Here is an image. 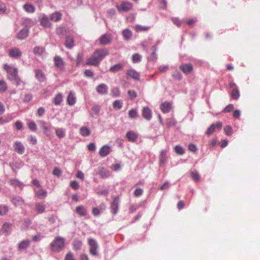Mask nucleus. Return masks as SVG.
Here are the masks:
<instances>
[{"label":"nucleus","instance_id":"f257e3e1","mask_svg":"<svg viewBox=\"0 0 260 260\" xmlns=\"http://www.w3.org/2000/svg\"><path fill=\"white\" fill-rule=\"evenodd\" d=\"M109 54L107 49H96L92 55L87 58L86 64L88 66H98L101 61Z\"/></svg>","mask_w":260,"mask_h":260},{"label":"nucleus","instance_id":"f03ea898","mask_svg":"<svg viewBox=\"0 0 260 260\" xmlns=\"http://www.w3.org/2000/svg\"><path fill=\"white\" fill-rule=\"evenodd\" d=\"M65 239L60 236H57L50 244L51 250L53 252H58L64 247Z\"/></svg>","mask_w":260,"mask_h":260},{"label":"nucleus","instance_id":"7ed1b4c3","mask_svg":"<svg viewBox=\"0 0 260 260\" xmlns=\"http://www.w3.org/2000/svg\"><path fill=\"white\" fill-rule=\"evenodd\" d=\"M5 69L7 72L8 78L10 80L13 81V80L18 77V69L17 68L6 64Z\"/></svg>","mask_w":260,"mask_h":260},{"label":"nucleus","instance_id":"20e7f679","mask_svg":"<svg viewBox=\"0 0 260 260\" xmlns=\"http://www.w3.org/2000/svg\"><path fill=\"white\" fill-rule=\"evenodd\" d=\"M88 243L89 246L90 253L93 256L97 255L99 245L96 241L94 239L89 238L88 239Z\"/></svg>","mask_w":260,"mask_h":260},{"label":"nucleus","instance_id":"39448f33","mask_svg":"<svg viewBox=\"0 0 260 260\" xmlns=\"http://www.w3.org/2000/svg\"><path fill=\"white\" fill-rule=\"evenodd\" d=\"M54 66L60 71L64 70L65 62L59 56H55L53 59Z\"/></svg>","mask_w":260,"mask_h":260},{"label":"nucleus","instance_id":"423d86ee","mask_svg":"<svg viewBox=\"0 0 260 260\" xmlns=\"http://www.w3.org/2000/svg\"><path fill=\"white\" fill-rule=\"evenodd\" d=\"M39 19L40 24L44 27L48 28L51 26L49 18L45 14H41L39 17Z\"/></svg>","mask_w":260,"mask_h":260},{"label":"nucleus","instance_id":"0eeeda50","mask_svg":"<svg viewBox=\"0 0 260 260\" xmlns=\"http://www.w3.org/2000/svg\"><path fill=\"white\" fill-rule=\"evenodd\" d=\"M222 123L219 121L213 123L208 127L206 134L207 135H210L216 131L220 130L222 127Z\"/></svg>","mask_w":260,"mask_h":260},{"label":"nucleus","instance_id":"6e6552de","mask_svg":"<svg viewBox=\"0 0 260 260\" xmlns=\"http://www.w3.org/2000/svg\"><path fill=\"white\" fill-rule=\"evenodd\" d=\"M119 202L118 197H115L113 199V201L111 204V211L113 215H116L118 212Z\"/></svg>","mask_w":260,"mask_h":260},{"label":"nucleus","instance_id":"1a4fd4ad","mask_svg":"<svg viewBox=\"0 0 260 260\" xmlns=\"http://www.w3.org/2000/svg\"><path fill=\"white\" fill-rule=\"evenodd\" d=\"M9 56L15 59H19L22 56V52L16 47L12 48L9 50Z\"/></svg>","mask_w":260,"mask_h":260},{"label":"nucleus","instance_id":"9d476101","mask_svg":"<svg viewBox=\"0 0 260 260\" xmlns=\"http://www.w3.org/2000/svg\"><path fill=\"white\" fill-rule=\"evenodd\" d=\"M112 151V148L109 145H105L103 146L99 150V155L102 157H105L110 154Z\"/></svg>","mask_w":260,"mask_h":260},{"label":"nucleus","instance_id":"9b49d317","mask_svg":"<svg viewBox=\"0 0 260 260\" xmlns=\"http://www.w3.org/2000/svg\"><path fill=\"white\" fill-rule=\"evenodd\" d=\"M133 5L129 2H122L120 6H117V9L119 11L126 12L132 8Z\"/></svg>","mask_w":260,"mask_h":260},{"label":"nucleus","instance_id":"f8f14e48","mask_svg":"<svg viewBox=\"0 0 260 260\" xmlns=\"http://www.w3.org/2000/svg\"><path fill=\"white\" fill-rule=\"evenodd\" d=\"M13 147L14 150L19 154H22L25 151V147L20 141H15L14 143Z\"/></svg>","mask_w":260,"mask_h":260},{"label":"nucleus","instance_id":"ddd939ff","mask_svg":"<svg viewBox=\"0 0 260 260\" xmlns=\"http://www.w3.org/2000/svg\"><path fill=\"white\" fill-rule=\"evenodd\" d=\"M99 40L100 44L102 45L109 44L112 40L111 35L110 34H105L101 36Z\"/></svg>","mask_w":260,"mask_h":260},{"label":"nucleus","instance_id":"4468645a","mask_svg":"<svg viewBox=\"0 0 260 260\" xmlns=\"http://www.w3.org/2000/svg\"><path fill=\"white\" fill-rule=\"evenodd\" d=\"M13 229V225L9 222H5L2 228V232L6 236L10 235Z\"/></svg>","mask_w":260,"mask_h":260},{"label":"nucleus","instance_id":"2eb2a0df","mask_svg":"<svg viewBox=\"0 0 260 260\" xmlns=\"http://www.w3.org/2000/svg\"><path fill=\"white\" fill-rule=\"evenodd\" d=\"M30 241L28 239H24L20 242L17 245V249L18 250H23L26 249L29 247Z\"/></svg>","mask_w":260,"mask_h":260},{"label":"nucleus","instance_id":"dca6fc26","mask_svg":"<svg viewBox=\"0 0 260 260\" xmlns=\"http://www.w3.org/2000/svg\"><path fill=\"white\" fill-rule=\"evenodd\" d=\"M96 90L100 94H106L108 93V87L106 84L101 83L96 86Z\"/></svg>","mask_w":260,"mask_h":260},{"label":"nucleus","instance_id":"f3484780","mask_svg":"<svg viewBox=\"0 0 260 260\" xmlns=\"http://www.w3.org/2000/svg\"><path fill=\"white\" fill-rule=\"evenodd\" d=\"M142 115L144 118L149 121L152 118L151 110L148 107H144L142 111Z\"/></svg>","mask_w":260,"mask_h":260},{"label":"nucleus","instance_id":"a211bd4d","mask_svg":"<svg viewBox=\"0 0 260 260\" xmlns=\"http://www.w3.org/2000/svg\"><path fill=\"white\" fill-rule=\"evenodd\" d=\"M230 87L233 88L231 93L232 98L234 100L238 99L240 96V92L236 85L234 83H231Z\"/></svg>","mask_w":260,"mask_h":260},{"label":"nucleus","instance_id":"6ab92c4d","mask_svg":"<svg viewBox=\"0 0 260 260\" xmlns=\"http://www.w3.org/2000/svg\"><path fill=\"white\" fill-rule=\"evenodd\" d=\"M180 69L184 74H188L192 72L193 67L191 63H183L180 66Z\"/></svg>","mask_w":260,"mask_h":260},{"label":"nucleus","instance_id":"aec40b11","mask_svg":"<svg viewBox=\"0 0 260 260\" xmlns=\"http://www.w3.org/2000/svg\"><path fill=\"white\" fill-rule=\"evenodd\" d=\"M28 28L25 27L18 32L17 35V38L19 40L25 39L28 36Z\"/></svg>","mask_w":260,"mask_h":260},{"label":"nucleus","instance_id":"412c9836","mask_svg":"<svg viewBox=\"0 0 260 260\" xmlns=\"http://www.w3.org/2000/svg\"><path fill=\"white\" fill-rule=\"evenodd\" d=\"M34 190L35 196L39 199H43L47 196V192L45 189L41 188L37 190L36 189H34Z\"/></svg>","mask_w":260,"mask_h":260},{"label":"nucleus","instance_id":"4be33fe9","mask_svg":"<svg viewBox=\"0 0 260 260\" xmlns=\"http://www.w3.org/2000/svg\"><path fill=\"white\" fill-rule=\"evenodd\" d=\"M76 102V98L75 93L71 91L67 97V103L70 106H73Z\"/></svg>","mask_w":260,"mask_h":260},{"label":"nucleus","instance_id":"5701e85b","mask_svg":"<svg viewBox=\"0 0 260 260\" xmlns=\"http://www.w3.org/2000/svg\"><path fill=\"white\" fill-rule=\"evenodd\" d=\"M35 77L40 82H43L46 80V77L44 73L42 70L40 69H37L35 71Z\"/></svg>","mask_w":260,"mask_h":260},{"label":"nucleus","instance_id":"b1692460","mask_svg":"<svg viewBox=\"0 0 260 260\" xmlns=\"http://www.w3.org/2000/svg\"><path fill=\"white\" fill-rule=\"evenodd\" d=\"M126 75L134 80H139L140 79V74L134 69L128 70Z\"/></svg>","mask_w":260,"mask_h":260},{"label":"nucleus","instance_id":"393cba45","mask_svg":"<svg viewBox=\"0 0 260 260\" xmlns=\"http://www.w3.org/2000/svg\"><path fill=\"white\" fill-rule=\"evenodd\" d=\"M160 108L163 113H169L172 108V104L169 102H165L160 105Z\"/></svg>","mask_w":260,"mask_h":260},{"label":"nucleus","instance_id":"a878e982","mask_svg":"<svg viewBox=\"0 0 260 260\" xmlns=\"http://www.w3.org/2000/svg\"><path fill=\"white\" fill-rule=\"evenodd\" d=\"M64 45L68 49H72L75 45L74 40L70 36H67L66 37Z\"/></svg>","mask_w":260,"mask_h":260},{"label":"nucleus","instance_id":"bb28decb","mask_svg":"<svg viewBox=\"0 0 260 260\" xmlns=\"http://www.w3.org/2000/svg\"><path fill=\"white\" fill-rule=\"evenodd\" d=\"M123 64L119 63L111 67L109 69V71L112 73H115L116 72L123 70Z\"/></svg>","mask_w":260,"mask_h":260},{"label":"nucleus","instance_id":"cd10ccee","mask_svg":"<svg viewBox=\"0 0 260 260\" xmlns=\"http://www.w3.org/2000/svg\"><path fill=\"white\" fill-rule=\"evenodd\" d=\"M9 184L15 188L19 187L22 188L24 185L22 182H20L17 179H11L9 180Z\"/></svg>","mask_w":260,"mask_h":260},{"label":"nucleus","instance_id":"c85d7f7f","mask_svg":"<svg viewBox=\"0 0 260 260\" xmlns=\"http://www.w3.org/2000/svg\"><path fill=\"white\" fill-rule=\"evenodd\" d=\"M11 202L15 206L22 205L24 203L23 199L19 196L13 197L11 199Z\"/></svg>","mask_w":260,"mask_h":260},{"label":"nucleus","instance_id":"c756f323","mask_svg":"<svg viewBox=\"0 0 260 260\" xmlns=\"http://www.w3.org/2000/svg\"><path fill=\"white\" fill-rule=\"evenodd\" d=\"M101 110V107L99 105H94L92 108L90 115L92 117H97L99 116L100 111Z\"/></svg>","mask_w":260,"mask_h":260},{"label":"nucleus","instance_id":"7c9ffc66","mask_svg":"<svg viewBox=\"0 0 260 260\" xmlns=\"http://www.w3.org/2000/svg\"><path fill=\"white\" fill-rule=\"evenodd\" d=\"M105 204H102L99 208H93L92 210V214L95 216L99 215L105 210Z\"/></svg>","mask_w":260,"mask_h":260},{"label":"nucleus","instance_id":"2f4dec72","mask_svg":"<svg viewBox=\"0 0 260 260\" xmlns=\"http://www.w3.org/2000/svg\"><path fill=\"white\" fill-rule=\"evenodd\" d=\"M126 137L129 141L135 142L138 138V135L133 131H128L126 133Z\"/></svg>","mask_w":260,"mask_h":260},{"label":"nucleus","instance_id":"473e14b6","mask_svg":"<svg viewBox=\"0 0 260 260\" xmlns=\"http://www.w3.org/2000/svg\"><path fill=\"white\" fill-rule=\"evenodd\" d=\"M23 8L24 11L28 13H33L36 10L35 7L33 5L29 3L24 4L23 6Z\"/></svg>","mask_w":260,"mask_h":260},{"label":"nucleus","instance_id":"72a5a7b5","mask_svg":"<svg viewBox=\"0 0 260 260\" xmlns=\"http://www.w3.org/2000/svg\"><path fill=\"white\" fill-rule=\"evenodd\" d=\"M46 206V205L41 202L37 203L35 204V210L39 213H42L45 212Z\"/></svg>","mask_w":260,"mask_h":260},{"label":"nucleus","instance_id":"f704fd0d","mask_svg":"<svg viewBox=\"0 0 260 260\" xmlns=\"http://www.w3.org/2000/svg\"><path fill=\"white\" fill-rule=\"evenodd\" d=\"M75 211L80 216H85L87 214V210L82 205L77 206L76 208Z\"/></svg>","mask_w":260,"mask_h":260},{"label":"nucleus","instance_id":"c9c22d12","mask_svg":"<svg viewBox=\"0 0 260 260\" xmlns=\"http://www.w3.org/2000/svg\"><path fill=\"white\" fill-rule=\"evenodd\" d=\"M132 32L128 29H125L122 31V35L123 38V39L125 41H128L132 37Z\"/></svg>","mask_w":260,"mask_h":260},{"label":"nucleus","instance_id":"e433bc0d","mask_svg":"<svg viewBox=\"0 0 260 260\" xmlns=\"http://www.w3.org/2000/svg\"><path fill=\"white\" fill-rule=\"evenodd\" d=\"M38 123L45 132H46L50 129L51 125L49 123L43 120H39Z\"/></svg>","mask_w":260,"mask_h":260},{"label":"nucleus","instance_id":"4c0bfd02","mask_svg":"<svg viewBox=\"0 0 260 260\" xmlns=\"http://www.w3.org/2000/svg\"><path fill=\"white\" fill-rule=\"evenodd\" d=\"M99 174L101 176V177L103 178H107L110 176L111 174L109 170L105 168H102Z\"/></svg>","mask_w":260,"mask_h":260},{"label":"nucleus","instance_id":"58836bf2","mask_svg":"<svg viewBox=\"0 0 260 260\" xmlns=\"http://www.w3.org/2000/svg\"><path fill=\"white\" fill-rule=\"evenodd\" d=\"M80 134L83 137H87L90 135L91 131L86 126H82L80 129Z\"/></svg>","mask_w":260,"mask_h":260},{"label":"nucleus","instance_id":"ea45409f","mask_svg":"<svg viewBox=\"0 0 260 260\" xmlns=\"http://www.w3.org/2000/svg\"><path fill=\"white\" fill-rule=\"evenodd\" d=\"M61 18V14L58 12H55L52 13L50 16L51 20L57 22L59 21Z\"/></svg>","mask_w":260,"mask_h":260},{"label":"nucleus","instance_id":"a19ab883","mask_svg":"<svg viewBox=\"0 0 260 260\" xmlns=\"http://www.w3.org/2000/svg\"><path fill=\"white\" fill-rule=\"evenodd\" d=\"M55 134L59 138H62L66 136V130L63 128H57L55 129Z\"/></svg>","mask_w":260,"mask_h":260},{"label":"nucleus","instance_id":"79ce46f5","mask_svg":"<svg viewBox=\"0 0 260 260\" xmlns=\"http://www.w3.org/2000/svg\"><path fill=\"white\" fill-rule=\"evenodd\" d=\"M167 152L166 150H162L160 152L159 156V162L160 165H164L166 162Z\"/></svg>","mask_w":260,"mask_h":260},{"label":"nucleus","instance_id":"37998d69","mask_svg":"<svg viewBox=\"0 0 260 260\" xmlns=\"http://www.w3.org/2000/svg\"><path fill=\"white\" fill-rule=\"evenodd\" d=\"M73 248L75 250L78 251L81 249L82 246V242L79 240L75 239L73 243Z\"/></svg>","mask_w":260,"mask_h":260},{"label":"nucleus","instance_id":"c03bdc74","mask_svg":"<svg viewBox=\"0 0 260 260\" xmlns=\"http://www.w3.org/2000/svg\"><path fill=\"white\" fill-rule=\"evenodd\" d=\"M62 101V94L61 93H57L54 98V104L57 106L59 105Z\"/></svg>","mask_w":260,"mask_h":260},{"label":"nucleus","instance_id":"a18cd8bd","mask_svg":"<svg viewBox=\"0 0 260 260\" xmlns=\"http://www.w3.org/2000/svg\"><path fill=\"white\" fill-rule=\"evenodd\" d=\"M176 123L177 121L174 118H169L166 119V125L168 128L175 126Z\"/></svg>","mask_w":260,"mask_h":260},{"label":"nucleus","instance_id":"49530a36","mask_svg":"<svg viewBox=\"0 0 260 260\" xmlns=\"http://www.w3.org/2000/svg\"><path fill=\"white\" fill-rule=\"evenodd\" d=\"M128 117L131 119H136L139 116L138 111L136 109H132L128 112Z\"/></svg>","mask_w":260,"mask_h":260},{"label":"nucleus","instance_id":"de8ad7c7","mask_svg":"<svg viewBox=\"0 0 260 260\" xmlns=\"http://www.w3.org/2000/svg\"><path fill=\"white\" fill-rule=\"evenodd\" d=\"M45 51V49L43 47L36 46L33 50V52L36 55H40L42 54Z\"/></svg>","mask_w":260,"mask_h":260},{"label":"nucleus","instance_id":"09e8293b","mask_svg":"<svg viewBox=\"0 0 260 260\" xmlns=\"http://www.w3.org/2000/svg\"><path fill=\"white\" fill-rule=\"evenodd\" d=\"M123 102L121 100H115L113 103V107L116 110H120L122 108Z\"/></svg>","mask_w":260,"mask_h":260},{"label":"nucleus","instance_id":"8fccbe9b","mask_svg":"<svg viewBox=\"0 0 260 260\" xmlns=\"http://www.w3.org/2000/svg\"><path fill=\"white\" fill-rule=\"evenodd\" d=\"M132 59L133 63H138L141 61L142 56L138 53H135L132 55Z\"/></svg>","mask_w":260,"mask_h":260},{"label":"nucleus","instance_id":"3c124183","mask_svg":"<svg viewBox=\"0 0 260 260\" xmlns=\"http://www.w3.org/2000/svg\"><path fill=\"white\" fill-rule=\"evenodd\" d=\"M8 89L7 84L3 80H0V92H4Z\"/></svg>","mask_w":260,"mask_h":260},{"label":"nucleus","instance_id":"603ef678","mask_svg":"<svg viewBox=\"0 0 260 260\" xmlns=\"http://www.w3.org/2000/svg\"><path fill=\"white\" fill-rule=\"evenodd\" d=\"M174 150L176 153L178 155H183L185 151L184 148L180 145H176L174 148Z\"/></svg>","mask_w":260,"mask_h":260},{"label":"nucleus","instance_id":"864d4df0","mask_svg":"<svg viewBox=\"0 0 260 260\" xmlns=\"http://www.w3.org/2000/svg\"><path fill=\"white\" fill-rule=\"evenodd\" d=\"M149 28V26H142L139 24H137L135 26V29L136 31L137 32L147 31L148 30Z\"/></svg>","mask_w":260,"mask_h":260},{"label":"nucleus","instance_id":"5fc2aeb1","mask_svg":"<svg viewBox=\"0 0 260 260\" xmlns=\"http://www.w3.org/2000/svg\"><path fill=\"white\" fill-rule=\"evenodd\" d=\"M8 211V207L6 205H0V215H4Z\"/></svg>","mask_w":260,"mask_h":260},{"label":"nucleus","instance_id":"6e6d98bb","mask_svg":"<svg viewBox=\"0 0 260 260\" xmlns=\"http://www.w3.org/2000/svg\"><path fill=\"white\" fill-rule=\"evenodd\" d=\"M32 99V95L31 93H28L24 95L23 101L25 103H28Z\"/></svg>","mask_w":260,"mask_h":260},{"label":"nucleus","instance_id":"4d7b16f0","mask_svg":"<svg viewBox=\"0 0 260 260\" xmlns=\"http://www.w3.org/2000/svg\"><path fill=\"white\" fill-rule=\"evenodd\" d=\"M27 125L31 131H36L37 130V125L34 121H30L28 122Z\"/></svg>","mask_w":260,"mask_h":260},{"label":"nucleus","instance_id":"13d9d810","mask_svg":"<svg viewBox=\"0 0 260 260\" xmlns=\"http://www.w3.org/2000/svg\"><path fill=\"white\" fill-rule=\"evenodd\" d=\"M153 48L154 49V50L152 52V53L151 54V55L149 57V59L152 60H155L157 58V55H156V50H157V47H156V46L155 45H154V46H153Z\"/></svg>","mask_w":260,"mask_h":260},{"label":"nucleus","instance_id":"bf43d9fd","mask_svg":"<svg viewBox=\"0 0 260 260\" xmlns=\"http://www.w3.org/2000/svg\"><path fill=\"white\" fill-rule=\"evenodd\" d=\"M111 168L114 171H118L121 169V165L120 163L113 164Z\"/></svg>","mask_w":260,"mask_h":260},{"label":"nucleus","instance_id":"052dcab7","mask_svg":"<svg viewBox=\"0 0 260 260\" xmlns=\"http://www.w3.org/2000/svg\"><path fill=\"white\" fill-rule=\"evenodd\" d=\"M127 93L130 99L132 100L137 96V94L135 90H129L128 91Z\"/></svg>","mask_w":260,"mask_h":260},{"label":"nucleus","instance_id":"680f3d73","mask_svg":"<svg viewBox=\"0 0 260 260\" xmlns=\"http://www.w3.org/2000/svg\"><path fill=\"white\" fill-rule=\"evenodd\" d=\"M191 177L195 181H198L200 180V175L197 171H193L191 174Z\"/></svg>","mask_w":260,"mask_h":260},{"label":"nucleus","instance_id":"e2e57ef3","mask_svg":"<svg viewBox=\"0 0 260 260\" xmlns=\"http://www.w3.org/2000/svg\"><path fill=\"white\" fill-rule=\"evenodd\" d=\"M143 190L141 188H138L136 189L134 192V195L136 197H140L143 193Z\"/></svg>","mask_w":260,"mask_h":260},{"label":"nucleus","instance_id":"0e129e2a","mask_svg":"<svg viewBox=\"0 0 260 260\" xmlns=\"http://www.w3.org/2000/svg\"><path fill=\"white\" fill-rule=\"evenodd\" d=\"M111 92L112 94V95L115 97H117L120 94V91L118 88L117 87H114L112 89Z\"/></svg>","mask_w":260,"mask_h":260},{"label":"nucleus","instance_id":"69168bd1","mask_svg":"<svg viewBox=\"0 0 260 260\" xmlns=\"http://www.w3.org/2000/svg\"><path fill=\"white\" fill-rule=\"evenodd\" d=\"M23 124L20 120H17L15 123V127L17 130H21L23 128Z\"/></svg>","mask_w":260,"mask_h":260},{"label":"nucleus","instance_id":"338daca9","mask_svg":"<svg viewBox=\"0 0 260 260\" xmlns=\"http://www.w3.org/2000/svg\"><path fill=\"white\" fill-rule=\"evenodd\" d=\"M84 75L86 77L91 78L93 76V73L91 70H85Z\"/></svg>","mask_w":260,"mask_h":260},{"label":"nucleus","instance_id":"774afa93","mask_svg":"<svg viewBox=\"0 0 260 260\" xmlns=\"http://www.w3.org/2000/svg\"><path fill=\"white\" fill-rule=\"evenodd\" d=\"M70 186L75 190H77L79 187V184L76 181H72L70 182Z\"/></svg>","mask_w":260,"mask_h":260}]
</instances>
